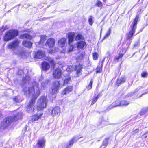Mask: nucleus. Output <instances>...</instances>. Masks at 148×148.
<instances>
[{"label":"nucleus","instance_id":"obj_22","mask_svg":"<svg viewBox=\"0 0 148 148\" xmlns=\"http://www.w3.org/2000/svg\"><path fill=\"white\" fill-rule=\"evenodd\" d=\"M49 64L46 62H44L42 64V67L43 70L46 71L49 68Z\"/></svg>","mask_w":148,"mask_h":148},{"label":"nucleus","instance_id":"obj_43","mask_svg":"<svg viewBox=\"0 0 148 148\" xmlns=\"http://www.w3.org/2000/svg\"><path fill=\"white\" fill-rule=\"evenodd\" d=\"M126 51H127V50L126 49H122L121 51H120V52L121 53H123V55H124V54L126 52Z\"/></svg>","mask_w":148,"mask_h":148},{"label":"nucleus","instance_id":"obj_12","mask_svg":"<svg viewBox=\"0 0 148 148\" xmlns=\"http://www.w3.org/2000/svg\"><path fill=\"white\" fill-rule=\"evenodd\" d=\"M45 56V53L44 52L41 50H38L35 53V57L37 58H41Z\"/></svg>","mask_w":148,"mask_h":148},{"label":"nucleus","instance_id":"obj_15","mask_svg":"<svg viewBox=\"0 0 148 148\" xmlns=\"http://www.w3.org/2000/svg\"><path fill=\"white\" fill-rule=\"evenodd\" d=\"M129 103L125 101H122L119 102L118 101H116L115 103V104L114 105H113L114 107L119 106L127 105Z\"/></svg>","mask_w":148,"mask_h":148},{"label":"nucleus","instance_id":"obj_39","mask_svg":"<svg viewBox=\"0 0 148 148\" xmlns=\"http://www.w3.org/2000/svg\"><path fill=\"white\" fill-rule=\"evenodd\" d=\"M74 48L73 46V45H70L69 48V49L68 50V52H71Z\"/></svg>","mask_w":148,"mask_h":148},{"label":"nucleus","instance_id":"obj_28","mask_svg":"<svg viewBox=\"0 0 148 148\" xmlns=\"http://www.w3.org/2000/svg\"><path fill=\"white\" fill-rule=\"evenodd\" d=\"M125 81V79L124 78H122L118 79L117 81L116 84L118 86H119L121 84L124 83Z\"/></svg>","mask_w":148,"mask_h":148},{"label":"nucleus","instance_id":"obj_44","mask_svg":"<svg viewBox=\"0 0 148 148\" xmlns=\"http://www.w3.org/2000/svg\"><path fill=\"white\" fill-rule=\"evenodd\" d=\"M108 139L105 140L103 141V145L105 146L108 143Z\"/></svg>","mask_w":148,"mask_h":148},{"label":"nucleus","instance_id":"obj_31","mask_svg":"<svg viewBox=\"0 0 148 148\" xmlns=\"http://www.w3.org/2000/svg\"><path fill=\"white\" fill-rule=\"evenodd\" d=\"M83 38V36L82 35L78 34L76 37L75 40H78L80 39H82Z\"/></svg>","mask_w":148,"mask_h":148},{"label":"nucleus","instance_id":"obj_13","mask_svg":"<svg viewBox=\"0 0 148 148\" xmlns=\"http://www.w3.org/2000/svg\"><path fill=\"white\" fill-rule=\"evenodd\" d=\"M131 27V30L129 33L126 35V39L127 40L131 38L132 37L134 33L135 30L136 29V28L134 29L133 27Z\"/></svg>","mask_w":148,"mask_h":148},{"label":"nucleus","instance_id":"obj_3","mask_svg":"<svg viewBox=\"0 0 148 148\" xmlns=\"http://www.w3.org/2000/svg\"><path fill=\"white\" fill-rule=\"evenodd\" d=\"M18 34V32L16 30H10L7 32L3 37L4 40L8 41L13 38Z\"/></svg>","mask_w":148,"mask_h":148},{"label":"nucleus","instance_id":"obj_24","mask_svg":"<svg viewBox=\"0 0 148 148\" xmlns=\"http://www.w3.org/2000/svg\"><path fill=\"white\" fill-rule=\"evenodd\" d=\"M30 80V78L28 76L24 77L23 78L22 84H26L29 83V81Z\"/></svg>","mask_w":148,"mask_h":148},{"label":"nucleus","instance_id":"obj_40","mask_svg":"<svg viewBox=\"0 0 148 148\" xmlns=\"http://www.w3.org/2000/svg\"><path fill=\"white\" fill-rule=\"evenodd\" d=\"M93 59L94 60H97L98 58V54L96 53H93Z\"/></svg>","mask_w":148,"mask_h":148},{"label":"nucleus","instance_id":"obj_1","mask_svg":"<svg viewBox=\"0 0 148 148\" xmlns=\"http://www.w3.org/2000/svg\"><path fill=\"white\" fill-rule=\"evenodd\" d=\"M23 91L27 96H32L30 104L27 107L26 109L28 113L32 112L34 110L35 101L40 94L38 84L36 82H34L32 87L25 88L23 89Z\"/></svg>","mask_w":148,"mask_h":148},{"label":"nucleus","instance_id":"obj_16","mask_svg":"<svg viewBox=\"0 0 148 148\" xmlns=\"http://www.w3.org/2000/svg\"><path fill=\"white\" fill-rule=\"evenodd\" d=\"M86 45L85 42L84 41H80L76 44L78 49H82Z\"/></svg>","mask_w":148,"mask_h":148},{"label":"nucleus","instance_id":"obj_19","mask_svg":"<svg viewBox=\"0 0 148 148\" xmlns=\"http://www.w3.org/2000/svg\"><path fill=\"white\" fill-rule=\"evenodd\" d=\"M74 35L75 34L74 33L71 32L69 33L68 34V38L69 43H71L73 42Z\"/></svg>","mask_w":148,"mask_h":148},{"label":"nucleus","instance_id":"obj_25","mask_svg":"<svg viewBox=\"0 0 148 148\" xmlns=\"http://www.w3.org/2000/svg\"><path fill=\"white\" fill-rule=\"evenodd\" d=\"M64 79V83L63 86H64L65 84H67L69 83V82L71 81V78L69 76H66L63 78Z\"/></svg>","mask_w":148,"mask_h":148},{"label":"nucleus","instance_id":"obj_2","mask_svg":"<svg viewBox=\"0 0 148 148\" xmlns=\"http://www.w3.org/2000/svg\"><path fill=\"white\" fill-rule=\"evenodd\" d=\"M20 42L19 40L18 39L13 41L8 45V49L13 50V54L17 55L18 56H22L25 54L24 51L21 48L15 49L18 47Z\"/></svg>","mask_w":148,"mask_h":148},{"label":"nucleus","instance_id":"obj_47","mask_svg":"<svg viewBox=\"0 0 148 148\" xmlns=\"http://www.w3.org/2000/svg\"><path fill=\"white\" fill-rule=\"evenodd\" d=\"M5 31V29H3L2 27L1 28H0V34H2L3 32Z\"/></svg>","mask_w":148,"mask_h":148},{"label":"nucleus","instance_id":"obj_46","mask_svg":"<svg viewBox=\"0 0 148 148\" xmlns=\"http://www.w3.org/2000/svg\"><path fill=\"white\" fill-rule=\"evenodd\" d=\"M97 5L98 7H101L102 5V4L101 2L100 1L98 2L97 4Z\"/></svg>","mask_w":148,"mask_h":148},{"label":"nucleus","instance_id":"obj_49","mask_svg":"<svg viewBox=\"0 0 148 148\" xmlns=\"http://www.w3.org/2000/svg\"><path fill=\"white\" fill-rule=\"evenodd\" d=\"M3 29H5V30L7 29H8V28L7 27V26H3L2 27Z\"/></svg>","mask_w":148,"mask_h":148},{"label":"nucleus","instance_id":"obj_5","mask_svg":"<svg viewBox=\"0 0 148 148\" xmlns=\"http://www.w3.org/2000/svg\"><path fill=\"white\" fill-rule=\"evenodd\" d=\"M60 85L59 82L56 81L53 83V85L51 87V89L50 90V92L53 95L52 97L53 98H55L56 97L55 94L57 93L58 92Z\"/></svg>","mask_w":148,"mask_h":148},{"label":"nucleus","instance_id":"obj_36","mask_svg":"<svg viewBox=\"0 0 148 148\" xmlns=\"http://www.w3.org/2000/svg\"><path fill=\"white\" fill-rule=\"evenodd\" d=\"M92 83H93V81L92 80L91 81L88 86V87H87V89L88 90H90L92 88Z\"/></svg>","mask_w":148,"mask_h":148},{"label":"nucleus","instance_id":"obj_20","mask_svg":"<svg viewBox=\"0 0 148 148\" xmlns=\"http://www.w3.org/2000/svg\"><path fill=\"white\" fill-rule=\"evenodd\" d=\"M42 115V113H38L32 116V121H34L38 120L40 118L41 116Z\"/></svg>","mask_w":148,"mask_h":148},{"label":"nucleus","instance_id":"obj_38","mask_svg":"<svg viewBox=\"0 0 148 148\" xmlns=\"http://www.w3.org/2000/svg\"><path fill=\"white\" fill-rule=\"evenodd\" d=\"M81 138V137L79 138L77 136H74L71 140H73V141L74 143V142L77 141L79 139Z\"/></svg>","mask_w":148,"mask_h":148},{"label":"nucleus","instance_id":"obj_18","mask_svg":"<svg viewBox=\"0 0 148 148\" xmlns=\"http://www.w3.org/2000/svg\"><path fill=\"white\" fill-rule=\"evenodd\" d=\"M35 35H29L28 34H23L21 35L20 36V38L21 39H31L33 37H34L35 36Z\"/></svg>","mask_w":148,"mask_h":148},{"label":"nucleus","instance_id":"obj_14","mask_svg":"<svg viewBox=\"0 0 148 148\" xmlns=\"http://www.w3.org/2000/svg\"><path fill=\"white\" fill-rule=\"evenodd\" d=\"M73 89V86H69L66 88L62 92L63 95H65L71 91Z\"/></svg>","mask_w":148,"mask_h":148},{"label":"nucleus","instance_id":"obj_52","mask_svg":"<svg viewBox=\"0 0 148 148\" xmlns=\"http://www.w3.org/2000/svg\"><path fill=\"white\" fill-rule=\"evenodd\" d=\"M138 129H137L136 130H135L134 131L135 132H138Z\"/></svg>","mask_w":148,"mask_h":148},{"label":"nucleus","instance_id":"obj_34","mask_svg":"<svg viewBox=\"0 0 148 148\" xmlns=\"http://www.w3.org/2000/svg\"><path fill=\"white\" fill-rule=\"evenodd\" d=\"M111 32V29L110 28H109L108 29V30L107 32V33L106 34V35H105L104 38H107L110 35Z\"/></svg>","mask_w":148,"mask_h":148},{"label":"nucleus","instance_id":"obj_35","mask_svg":"<svg viewBox=\"0 0 148 148\" xmlns=\"http://www.w3.org/2000/svg\"><path fill=\"white\" fill-rule=\"evenodd\" d=\"M48 60L50 62L51 64L53 66H54L55 65V63L53 60V59L51 58H48Z\"/></svg>","mask_w":148,"mask_h":148},{"label":"nucleus","instance_id":"obj_45","mask_svg":"<svg viewBox=\"0 0 148 148\" xmlns=\"http://www.w3.org/2000/svg\"><path fill=\"white\" fill-rule=\"evenodd\" d=\"M101 68L100 67H98L97 68V70H96V73H100L101 71Z\"/></svg>","mask_w":148,"mask_h":148},{"label":"nucleus","instance_id":"obj_33","mask_svg":"<svg viewBox=\"0 0 148 148\" xmlns=\"http://www.w3.org/2000/svg\"><path fill=\"white\" fill-rule=\"evenodd\" d=\"M49 81V80H47L44 82H43L41 84L42 86L44 87L46 86L48 84Z\"/></svg>","mask_w":148,"mask_h":148},{"label":"nucleus","instance_id":"obj_26","mask_svg":"<svg viewBox=\"0 0 148 148\" xmlns=\"http://www.w3.org/2000/svg\"><path fill=\"white\" fill-rule=\"evenodd\" d=\"M22 117V114L21 112L17 113V114L14 116V120L17 121L18 119H21Z\"/></svg>","mask_w":148,"mask_h":148},{"label":"nucleus","instance_id":"obj_27","mask_svg":"<svg viewBox=\"0 0 148 148\" xmlns=\"http://www.w3.org/2000/svg\"><path fill=\"white\" fill-rule=\"evenodd\" d=\"M100 97V95L98 94L97 95H95L92 98V102L91 104V105H92L97 101L98 98H99Z\"/></svg>","mask_w":148,"mask_h":148},{"label":"nucleus","instance_id":"obj_9","mask_svg":"<svg viewBox=\"0 0 148 148\" xmlns=\"http://www.w3.org/2000/svg\"><path fill=\"white\" fill-rule=\"evenodd\" d=\"M62 75V70L59 68L54 70L53 72V77L55 79H59Z\"/></svg>","mask_w":148,"mask_h":148},{"label":"nucleus","instance_id":"obj_32","mask_svg":"<svg viewBox=\"0 0 148 148\" xmlns=\"http://www.w3.org/2000/svg\"><path fill=\"white\" fill-rule=\"evenodd\" d=\"M124 55L123 53H121L120 52L119 53V56H116L115 57V59L117 60H118L120 59H121Z\"/></svg>","mask_w":148,"mask_h":148},{"label":"nucleus","instance_id":"obj_29","mask_svg":"<svg viewBox=\"0 0 148 148\" xmlns=\"http://www.w3.org/2000/svg\"><path fill=\"white\" fill-rule=\"evenodd\" d=\"M47 36L45 35L42 36H40V41L39 44H43Z\"/></svg>","mask_w":148,"mask_h":148},{"label":"nucleus","instance_id":"obj_42","mask_svg":"<svg viewBox=\"0 0 148 148\" xmlns=\"http://www.w3.org/2000/svg\"><path fill=\"white\" fill-rule=\"evenodd\" d=\"M147 137H148V132H147L142 136V138L144 139L146 138Z\"/></svg>","mask_w":148,"mask_h":148},{"label":"nucleus","instance_id":"obj_4","mask_svg":"<svg viewBox=\"0 0 148 148\" xmlns=\"http://www.w3.org/2000/svg\"><path fill=\"white\" fill-rule=\"evenodd\" d=\"M47 99L45 96L42 97L38 100L37 104L38 110H42L47 106Z\"/></svg>","mask_w":148,"mask_h":148},{"label":"nucleus","instance_id":"obj_48","mask_svg":"<svg viewBox=\"0 0 148 148\" xmlns=\"http://www.w3.org/2000/svg\"><path fill=\"white\" fill-rule=\"evenodd\" d=\"M14 100L16 102H18V101L17 100V98L16 97L14 98Z\"/></svg>","mask_w":148,"mask_h":148},{"label":"nucleus","instance_id":"obj_54","mask_svg":"<svg viewBox=\"0 0 148 148\" xmlns=\"http://www.w3.org/2000/svg\"><path fill=\"white\" fill-rule=\"evenodd\" d=\"M141 113H140V114H141ZM140 115H142V114H140Z\"/></svg>","mask_w":148,"mask_h":148},{"label":"nucleus","instance_id":"obj_23","mask_svg":"<svg viewBox=\"0 0 148 148\" xmlns=\"http://www.w3.org/2000/svg\"><path fill=\"white\" fill-rule=\"evenodd\" d=\"M138 18V16L137 15L134 20V22L132 23L131 27H133L134 29L136 28V26L137 23V22Z\"/></svg>","mask_w":148,"mask_h":148},{"label":"nucleus","instance_id":"obj_17","mask_svg":"<svg viewBox=\"0 0 148 148\" xmlns=\"http://www.w3.org/2000/svg\"><path fill=\"white\" fill-rule=\"evenodd\" d=\"M66 42V39L65 38H62L58 41V45L60 47H62L65 46Z\"/></svg>","mask_w":148,"mask_h":148},{"label":"nucleus","instance_id":"obj_7","mask_svg":"<svg viewBox=\"0 0 148 148\" xmlns=\"http://www.w3.org/2000/svg\"><path fill=\"white\" fill-rule=\"evenodd\" d=\"M46 140L43 137L38 139L37 143L36 148H45Z\"/></svg>","mask_w":148,"mask_h":148},{"label":"nucleus","instance_id":"obj_30","mask_svg":"<svg viewBox=\"0 0 148 148\" xmlns=\"http://www.w3.org/2000/svg\"><path fill=\"white\" fill-rule=\"evenodd\" d=\"M73 143L74 142L73 141V140H70L66 145L67 148H70L73 145Z\"/></svg>","mask_w":148,"mask_h":148},{"label":"nucleus","instance_id":"obj_53","mask_svg":"<svg viewBox=\"0 0 148 148\" xmlns=\"http://www.w3.org/2000/svg\"><path fill=\"white\" fill-rule=\"evenodd\" d=\"M26 127V128H25V130H26V129H27L26 127Z\"/></svg>","mask_w":148,"mask_h":148},{"label":"nucleus","instance_id":"obj_51","mask_svg":"<svg viewBox=\"0 0 148 148\" xmlns=\"http://www.w3.org/2000/svg\"><path fill=\"white\" fill-rule=\"evenodd\" d=\"M84 56V53H82L81 54V58H80V59H82L83 57V56Z\"/></svg>","mask_w":148,"mask_h":148},{"label":"nucleus","instance_id":"obj_21","mask_svg":"<svg viewBox=\"0 0 148 148\" xmlns=\"http://www.w3.org/2000/svg\"><path fill=\"white\" fill-rule=\"evenodd\" d=\"M32 43L29 41H23V45L25 47L30 48L32 47Z\"/></svg>","mask_w":148,"mask_h":148},{"label":"nucleus","instance_id":"obj_37","mask_svg":"<svg viewBox=\"0 0 148 148\" xmlns=\"http://www.w3.org/2000/svg\"><path fill=\"white\" fill-rule=\"evenodd\" d=\"M88 22L89 23V24L91 25H92L93 24V19H92V17L91 16H90V18H89L88 19Z\"/></svg>","mask_w":148,"mask_h":148},{"label":"nucleus","instance_id":"obj_10","mask_svg":"<svg viewBox=\"0 0 148 148\" xmlns=\"http://www.w3.org/2000/svg\"><path fill=\"white\" fill-rule=\"evenodd\" d=\"M51 112L52 116L58 115L60 113V108L58 106H56L52 109Z\"/></svg>","mask_w":148,"mask_h":148},{"label":"nucleus","instance_id":"obj_6","mask_svg":"<svg viewBox=\"0 0 148 148\" xmlns=\"http://www.w3.org/2000/svg\"><path fill=\"white\" fill-rule=\"evenodd\" d=\"M14 121V118L9 116L5 118L1 123V125L4 127L9 126Z\"/></svg>","mask_w":148,"mask_h":148},{"label":"nucleus","instance_id":"obj_41","mask_svg":"<svg viewBox=\"0 0 148 148\" xmlns=\"http://www.w3.org/2000/svg\"><path fill=\"white\" fill-rule=\"evenodd\" d=\"M148 75V73L147 72H143L142 73L141 76L143 77H145Z\"/></svg>","mask_w":148,"mask_h":148},{"label":"nucleus","instance_id":"obj_8","mask_svg":"<svg viewBox=\"0 0 148 148\" xmlns=\"http://www.w3.org/2000/svg\"><path fill=\"white\" fill-rule=\"evenodd\" d=\"M82 68V67L80 65L76 66L75 67L74 66H70L67 68V70L68 71H72L75 69L77 73L78 74L80 72Z\"/></svg>","mask_w":148,"mask_h":148},{"label":"nucleus","instance_id":"obj_11","mask_svg":"<svg viewBox=\"0 0 148 148\" xmlns=\"http://www.w3.org/2000/svg\"><path fill=\"white\" fill-rule=\"evenodd\" d=\"M56 42V40L54 39L50 38L47 40L46 45L51 48L54 46Z\"/></svg>","mask_w":148,"mask_h":148},{"label":"nucleus","instance_id":"obj_50","mask_svg":"<svg viewBox=\"0 0 148 148\" xmlns=\"http://www.w3.org/2000/svg\"><path fill=\"white\" fill-rule=\"evenodd\" d=\"M43 78H44V77L43 76H41V77L39 80L40 81H42L43 80Z\"/></svg>","mask_w":148,"mask_h":148}]
</instances>
